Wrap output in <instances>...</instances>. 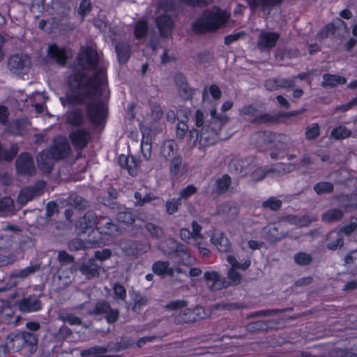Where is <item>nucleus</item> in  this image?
<instances>
[{
    "mask_svg": "<svg viewBox=\"0 0 357 357\" xmlns=\"http://www.w3.org/2000/svg\"><path fill=\"white\" fill-rule=\"evenodd\" d=\"M26 121L24 120H16L10 122L8 126V132L13 135H22L26 130Z\"/></svg>",
    "mask_w": 357,
    "mask_h": 357,
    "instance_id": "e433bc0d",
    "label": "nucleus"
},
{
    "mask_svg": "<svg viewBox=\"0 0 357 357\" xmlns=\"http://www.w3.org/2000/svg\"><path fill=\"white\" fill-rule=\"evenodd\" d=\"M275 143L276 146H280V149L284 151L288 149L291 145L290 137L282 133L275 132Z\"/></svg>",
    "mask_w": 357,
    "mask_h": 357,
    "instance_id": "49530a36",
    "label": "nucleus"
},
{
    "mask_svg": "<svg viewBox=\"0 0 357 357\" xmlns=\"http://www.w3.org/2000/svg\"><path fill=\"white\" fill-rule=\"evenodd\" d=\"M181 245V244L178 243L176 240L168 238L159 243L158 249L172 259L175 252L177 251Z\"/></svg>",
    "mask_w": 357,
    "mask_h": 357,
    "instance_id": "393cba45",
    "label": "nucleus"
},
{
    "mask_svg": "<svg viewBox=\"0 0 357 357\" xmlns=\"http://www.w3.org/2000/svg\"><path fill=\"white\" fill-rule=\"evenodd\" d=\"M47 54L51 59L55 61L56 63L61 66H64L68 59L65 50L55 44L49 46Z\"/></svg>",
    "mask_w": 357,
    "mask_h": 357,
    "instance_id": "4be33fe9",
    "label": "nucleus"
},
{
    "mask_svg": "<svg viewBox=\"0 0 357 357\" xmlns=\"http://www.w3.org/2000/svg\"><path fill=\"white\" fill-rule=\"evenodd\" d=\"M326 248L331 251L340 250L344 244V237L340 232L335 230L329 231L326 234Z\"/></svg>",
    "mask_w": 357,
    "mask_h": 357,
    "instance_id": "412c9836",
    "label": "nucleus"
},
{
    "mask_svg": "<svg viewBox=\"0 0 357 357\" xmlns=\"http://www.w3.org/2000/svg\"><path fill=\"white\" fill-rule=\"evenodd\" d=\"M231 184V180L228 174H224L215 181V192L217 195L225 193Z\"/></svg>",
    "mask_w": 357,
    "mask_h": 357,
    "instance_id": "ea45409f",
    "label": "nucleus"
},
{
    "mask_svg": "<svg viewBox=\"0 0 357 357\" xmlns=\"http://www.w3.org/2000/svg\"><path fill=\"white\" fill-rule=\"evenodd\" d=\"M54 158L49 151L43 150L36 156V162L38 168L45 174L52 172L54 165Z\"/></svg>",
    "mask_w": 357,
    "mask_h": 357,
    "instance_id": "f3484780",
    "label": "nucleus"
},
{
    "mask_svg": "<svg viewBox=\"0 0 357 357\" xmlns=\"http://www.w3.org/2000/svg\"><path fill=\"white\" fill-rule=\"evenodd\" d=\"M346 82L347 79L344 77L337 75L324 74L323 75L321 86L323 87H335L338 84H344Z\"/></svg>",
    "mask_w": 357,
    "mask_h": 357,
    "instance_id": "f704fd0d",
    "label": "nucleus"
},
{
    "mask_svg": "<svg viewBox=\"0 0 357 357\" xmlns=\"http://www.w3.org/2000/svg\"><path fill=\"white\" fill-rule=\"evenodd\" d=\"M267 236L268 240L271 241H279L287 237L288 234L287 231L280 232L277 227H273L268 230Z\"/></svg>",
    "mask_w": 357,
    "mask_h": 357,
    "instance_id": "5fc2aeb1",
    "label": "nucleus"
},
{
    "mask_svg": "<svg viewBox=\"0 0 357 357\" xmlns=\"http://www.w3.org/2000/svg\"><path fill=\"white\" fill-rule=\"evenodd\" d=\"M178 145L174 140H169L163 144L161 154L167 160L177 155Z\"/></svg>",
    "mask_w": 357,
    "mask_h": 357,
    "instance_id": "58836bf2",
    "label": "nucleus"
},
{
    "mask_svg": "<svg viewBox=\"0 0 357 357\" xmlns=\"http://www.w3.org/2000/svg\"><path fill=\"white\" fill-rule=\"evenodd\" d=\"M41 270V265L40 264H34L31 266H27L22 270H17L12 271L10 273V277L11 278H20L21 280H24L32 275Z\"/></svg>",
    "mask_w": 357,
    "mask_h": 357,
    "instance_id": "cd10ccee",
    "label": "nucleus"
},
{
    "mask_svg": "<svg viewBox=\"0 0 357 357\" xmlns=\"http://www.w3.org/2000/svg\"><path fill=\"white\" fill-rule=\"evenodd\" d=\"M237 268H229L227 271V280L226 282L229 286H235L241 283L242 275L236 271Z\"/></svg>",
    "mask_w": 357,
    "mask_h": 357,
    "instance_id": "603ef678",
    "label": "nucleus"
},
{
    "mask_svg": "<svg viewBox=\"0 0 357 357\" xmlns=\"http://www.w3.org/2000/svg\"><path fill=\"white\" fill-rule=\"evenodd\" d=\"M207 316L205 310L199 305L194 308L185 307L175 317L176 324H192L204 319Z\"/></svg>",
    "mask_w": 357,
    "mask_h": 357,
    "instance_id": "423d86ee",
    "label": "nucleus"
},
{
    "mask_svg": "<svg viewBox=\"0 0 357 357\" xmlns=\"http://www.w3.org/2000/svg\"><path fill=\"white\" fill-rule=\"evenodd\" d=\"M17 305L22 312H35L42 309V302L35 295H29L17 301Z\"/></svg>",
    "mask_w": 357,
    "mask_h": 357,
    "instance_id": "f8f14e48",
    "label": "nucleus"
},
{
    "mask_svg": "<svg viewBox=\"0 0 357 357\" xmlns=\"http://www.w3.org/2000/svg\"><path fill=\"white\" fill-rule=\"evenodd\" d=\"M132 300L134 304L132 310L136 312L141 311L142 306L145 305L147 303L146 297L137 292L134 293Z\"/></svg>",
    "mask_w": 357,
    "mask_h": 357,
    "instance_id": "13d9d810",
    "label": "nucleus"
},
{
    "mask_svg": "<svg viewBox=\"0 0 357 357\" xmlns=\"http://www.w3.org/2000/svg\"><path fill=\"white\" fill-rule=\"evenodd\" d=\"M284 0H246L252 12H255L259 7L261 8L264 13L269 14L271 10L281 4Z\"/></svg>",
    "mask_w": 357,
    "mask_h": 357,
    "instance_id": "6ab92c4d",
    "label": "nucleus"
},
{
    "mask_svg": "<svg viewBox=\"0 0 357 357\" xmlns=\"http://www.w3.org/2000/svg\"><path fill=\"white\" fill-rule=\"evenodd\" d=\"M312 257L306 252H300L294 255L296 264L300 266H307L312 262Z\"/></svg>",
    "mask_w": 357,
    "mask_h": 357,
    "instance_id": "052dcab7",
    "label": "nucleus"
},
{
    "mask_svg": "<svg viewBox=\"0 0 357 357\" xmlns=\"http://www.w3.org/2000/svg\"><path fill=\"white\" fill-rule=\"evenodd\" d=\"M100 217L94 211H88L84 215L80 218L79 225L82 229H90L98 225Z\"/></svg>",
    "mask_w": 357,
    "mask_h": 357,
    "instance_id": "2f4dec72",
    "label": "nucleus"
},
{
    "mask_svg": "<svg viewBox=\"0 0 357 357\" xmlns=\"http://www.w3.org/2000/svg\"><path fill=\"white\" fill-rule=\"evenodd\" d=\"M119 247L123 252L128 256H135V241L131 239H122L119 241Z\"/></svg>",
    "mask_w": 357,
    "mask_h": 357,
    "instance_id": "c03bdc74",
    "label": "nucleus"
},
{
    "mask_svg": "<svg viewBox=\"0 0 357 357\" xmlns=\"http://www.w3.org/2000/svg\"><path fill=\"white\" fill-rule=\"evenodd\" d=\"M86 112L89 121L95 126H103L106 123L107 108L100 101H95L87 104Z\"/></svg>",
    "mask_w": 357,
    "mask_h": 357,
    "instance_id": "20e7f679",
    "label": "nucleus"
},
{
    "mask_svg": "<svg viewBox=\"0 0 357 357\" xmlns=\"http://www.w3.org/2000/svg\"><path fill=\"white\" fill-rule=\"evenodd\" d=\"M314 190L318 195L330 194L333 192L334 185L331 182H319L314 185Z\"/></svg>",
    "mask_w": 357,
    "mask_h": 357,
    "instance_id": "a18cd8bd",
    "label": "nucleus"
},
{
    "mask_svg": "<svg viewBox=\"0 0 357 357\" xmlns=\"http://www.w3.org/2000/svg\"><path fill=\"white\" fill-rule=\"evenodd\" d=\"M344 266H357V249L349 251L344 257Z\"/></svg>",
    "mask_w": 357,
    "mask_h": 357,
    "instance_id": "774afa93",
    "label": "nucleus"
},
{
    "mask_svg": "<svg viewBox=\"0 0 357 357\" xmlns=\"http://www.w3.org/2000/svg\"><path fill=\"white\" fill-rule=\"evenodd\" d=\"M51 153V155L55 160H62L66 158L70 151V146L69 143L64 139H58L54 141V145L50 149H47Z\"/></svg>",
    "mask_w": 357,
    "mask_h": 357,
    "instance_id": "4468645a",
    "label": "nucleus"
},
{
    "mask_svg": "<svg viewBox=\"0 0 357 357\" xmlns=\"http://www.w3.org/2000/svg\"><path fill=\"white\" fill-rule=\"evenodd\" d=\"M169 160V174L172 176H176L181 168L182 158L180 155H175Z\"/></svg>",
    "mask_w": 357,
    "mask_h": 357,
    "instance_id": "3c124183",
    "label": "nucleus"
},
{
    "mask_svg": "<svg viewBox=\"0 0 357 357\" xmlns=\"http://www.w3.org/2000/svg\"><path fill=\"white\" fill-rule=\"evenodd\" d=\"M66 121L74 127H80L85 123V116L82 109H74L66 114Z\"/></svg>",
    "mask_w": 357,
    "mask_h": 357,
    "instance_id": "5701e85b",
    "label": "nucleus"
},
{
    "mask_svg": "<svg viewBox=\"0 0 357 357\" xmlns=\"http://www.w3.org/2000/svg\"><path fill=\"white\" fill-rule=\"evenodd\" d=\"M24 346H29L31 349H36L38 342V335L36 333H31L28 331L21 332Z\"/></svg>",
    "mask_w": 357,
    "mask_h": 357,
    "instance_id": "79ce46f5",
    "label": "nucleus"
},
{
    "mask_svg": "<svg viewBox=\"0 0 357 357\" xmlns=\"http://www.w3.org/2000/svg\"><path fill=\"white\" fill-rule=\"evenodd\" d=\"M100 233L105 235H112L116 231V225L112 220L107 217H100V220L97 227Z\"/></svg>",
    "mask_w": 357,
    "mask_h": 357,
    "instance_id": "473e14b6",
    "label": "nucleus"
},
{
    "mask_svg": "<svg viewBox=\"0 0 357 357\" xmlns=\"http://www.w3.org/2000/svg\"><path fill=\"white\" fill-rule=\"evenodd\" d=\"M6 347L13 351H19L24 347L21 332L12 333L6 338Z\"/></svg>",
    "mask_w": 357,
    "mask_h": 357,
    "instance_id": "bb28decb",
    "label": "nucleus"
},
{
    "mask_svg": "<svg viewBox=\"0 0 357 357\" xmlns=\"http://www.w3.org/2000/svg\"><path fill=\"white\" fill-rule=\"evenodd\" d=\"M287 309H268L257 311L248 315L247 318H255L257 317H271L286 312Z\"/></svg>",
    "mask_w": 357,
    "mask_h": 357,
    "instance_id": "8fccbe9b",
    "label": "nucleus"
},
{
    "mask_svg": "<svg viewBox=\"0 0 357 357\" xmlns=\"http://www.w3.org/2000/svg\"><path fill=\"white\" fill-rule=\"evenodd\" d=\"M248 162L241 158H234L229 163V171L236 175L242 174L248 167Z\"/></svg>",
    "mask_w": 357,
    "mask_h": 357,
    "instance_id": "c9c22d12",
    "label": "nucleus"
},
{
    "mask_svg": "<svg viewBox=\"0 0 357 357\" xmlns=\"http://www.w3.org/2000/svg\"><path fill=\"white\" fill-rule=\"evenodd\" d=\"M68 202L70 205L79 211H84L90 207L88 200L76 194L70 195Z\"/></svg>",
    "mask_w": 357,
    "mask_h": 357,
    "instance_id": "4c0bfd02",
    "label": "nucleus"
},
{
    "mask_svg": "<svg viewBox=\"0 0 357 357\" xmlns=\"http://www.w3.org/2000/svg\"><path fill=\"white\" fill-rule=\"evenodd\" d=\"M15 168L17 174L22 176H32L36 172L33 157L29 153H22L18 155Z\"/></svg>",
    "mask_w": 357,
    "mask_h": 357,
    "instance_id": "6e6552de",
    "label": "nucleus"
},
{
    "mask_svg": "<svg viewBox=\"0 0 357 357\" xmlns=\"http://www.w3.org/2000/svg\"><path fill=\"white\" fill-rule=\"evenodd\" d=\"M181 205V201L179 198H172L165 203L166 212L169 215H173L178 210V206Z\"/></svg>",
    "mask_w": 357,
    "mask_h": 357,
    "instance_id": "4d7b16f0",
    "label": "nucleus"
},
{
    "mask_svg": "<svg viewBox=\"0 0 357 357\" xmlns=\"http://www.w3.org/2000/svg\"><path fill=\"white\" fill-rule=\"evenodd\" d=\"M169 266V261L158 260L153 264L152 270L155 274L160 276H165L167 270V266Z\"/></svg>",
    "mask_w": 357,
    "mask_h": 357,
    "instance_id": "864d4df0",
    "label": "nucleus"
},
{
    "mask_svg": "<svg viewBox=\"0 0 357 357\" xmlns=\"http://www.w3.org/2000/svg\"><path fill=\"white\" fill-rule=\"evenodd\" d=\"M69 138L76 150H82L89 144L91 133L87 129L79 128L71 132Z\"/></svg>",
    "mask_w": 357,
    "mask_h": 357,
    "instance_id": "ddd939ff",
    "label": "nucleus"
},
{
    "mask_svg": "<svg viewBox=\"0 0 357 357\" xmlns=\"http://www.w3.org/2000/svg\"><path fill=\"white\" fill-rule=\"evenodd\" d=\"M296 168V165L294 163H282L278 162L271 165V167H266L264 169H257L255 174L261 173L259 179H262L267 174H273L275 176H282L286 174L292 172Z\"/></svg>",
    "mask_w": 357,
    "mask_h": 357,
    "instance_id": "1a4fd4ad",
    "label": "nucleus"
},
{
    "mask_svg": "<svg viewBox=\"0 0 357 357\" xmlns=\"http://www.w3.org/2000/svg\"><path fill=\"white\" fill-rule=\"evenodd\" d=\"M188 302L186 300H176L168 303L165 308L167 310L181 311L188 306Z\"/></svg>",
    "mask_w": 357,
    "mask_h": 357,
    "instance_id": "338daca9",
    "label": "nucleus"
},
{
    "mask_svg": "<svg viewBox=\"0 0 357 357\" xmlns=\"http://www.w3.org/2000/svg\"><path fill=\"white\" fill-rule=\"evenodd\" d=\"M59 317L63 322L68 323L70 325L79 326L82 324V319L73 314L61 313Z\"/></svg>",
    "mask_w": 357,
    "mask_h": 357,
    "instance_id": "e2e57ef3",
    "label": "nucleus"
},
{
    "mask_svg": "<svg viewBox=\"0 0 357 357\" xmlns=\"http://www.w3.org/2000/svg\"><path fill=\"white\" fill-rule=\"evenodd\" d=\"M229 14L214 7L204 10L201 16L192 24V30L198 33L215 31L227 23Z\"/></svg>",
    "mask_w": 357,
    "mask_h": 357,
    "instance_id": "f03ea898",
    "label": "nucleus"
},
{
    "mask_svg": "<svg viewBox=\"0 0 357 357\" xmlns=\"http://www.w3.org/2000/svg\"><path fill=\"white\" fill-rule=\"evenodd\" d=\"M144 227L153 238L160 239L165 236L163 229L158 225L146 222H144Z\"/></svg>",
    "mask_w": 357,
    "mask_h": 357,
    "instance_id": "a19ab883",
    "label": "nucleus"
},
{
    "mask_svg": "<svg viewBox=\"0 0 357 357\" xmlns=\"http://www.w3.org/2000/svg\"><path fill=\"white\" fill-rule=\"evenodd\" d=\"M78 64L85 70H96L89 77L86 73L75 72L68 78L71 92L66 96L71 105L84 104L100 93V86L107 82L106 70L99 68V55L91 47H86L77 56Z\"/></svg>",
    "mask_w": 357,
    "mask_h": 357,
    "instance_id": "f257e3e1",
    "label": "nucleus"
},
{
    "mask_svg": "<svg viewBox=\"0 0 357 357\" xmlns=\"http://www.w3.org/2000/svg\"><path fill=\"white\" fill-rule=\"evenodd\" d=\"M280 36L276 32L261 31L258 36L257 47L261 52H269L275 46Z\"/></svg>",
    "mask_w": 357,
    "mask_h": 357,
    "instance_id": "9b49d317",
    "label": "nucleus"
},
{
    "mask_svg": "<svg viewBox=\"0 0 357 357\" xmlns=\"http://www.w3.org/2000/svg\"><path fill=\"white\" fill-rule=\"evenodd\" d=\"M45 183L43 181H37L33 186L24 188L18 195V202L24 205L33 198L42 195Z\"/></svg>",
    "mask_w": 357,
    "mask_h": 357,
    "instance_id": "9d476101",
    "label": "nucleus"
},
{
    "mask_svg": "<svg viewBox=\"0 0 357 357\" xmlns=\"http://www.w3.org/2000/svg\"><path fill=\"white\" fill-rule=\"evenodd\" d=\"M132 345L130 340L121 337L114 343H109L107 347L108 351H120L129 348Z\"/></svg>",
    "mask_w": 357,
    "mask_h": 357,
    "instance_id": "37998d69",
    "label": "nucleus"
},
{
    "mask_svg": "<svg viewBox=\"0 0 357 357\" xmlns=\"http://www.w3.org/2000/svg\"><path fill=\"white\" fill-rule=\"evenodd\" d=\"M319 135L320 127L317 123H312L305 129V136L307 140L314 139L318 137Z\"/></svg>",
    "mask_w": 357,
    "mask_h": 357,
    "instance_id": "6e6d98bb",
    "label": "nucleus"
},
{
    "mask_svg": "<svg viewBox=\"0 0 357 357\" xmlns=\"http://www.w3.org/2000/svg\"><path fill=\"white\" fill-rule=\"evenodd\" d=\"M204 278L206 282H213L212 285L210 287L212 291L221 290L229 287V284L226 282V279L217 271H212L205 272Z\"/></svg>",
    "mask_w": 357,
    "mask_h": 357,
    "instance_id": "a211bd4d",
    "label": "nucleus"
},
{
    "mask_svg": "<svg viewBox=\"0 0 357 357\" xmlns=\"http://www.w3.org/2000/svg\"><path fill=\"white\" fill-rule=\"evenodd\" d=\"M221 123V122L215 123V125L208 123L203 126L200 130L199 149L217 143L219 139V132L222 128Z\"/></svg>",
    "mask_w": 357,
    "mask_h": 357,
    "instance_id": "39448f33",
    "label": "nucleus"
},
{
    "mask_svg": "<svg viewBox=\"0 0 357 357\" xmlns=\"http://www.w3.org/2000/svg\"><path fill=\"white\" fill-rule=\"evenodd\" d=\"M340 206L344 208L345 212H349L356 208V205L351 202V197L347 195H341L335 197Z\"/></svg>",
    "mask_w": 357,
    "mask_h": 357,
    "instance_id": "09e8293b",
    "label": "nucleus"
},
{
    "mask_svg": "<svg viewBox=\"0 0 357 357\" xmlns=\"http://www.w3.org/2000/svg\"><path fill=\"white\" fill-rule=\"evenodd\" d=\"M211 119L209 121L208 124L215 125V123H222L221 126H223L228 121L229 117L224 114H217L216 109H213L210 112Z\"/></svg>",
    "mask_w": 357,
    "mask_h": 357,
    "instance_id": "0e129e2a",
    "label": "nucleus"
},
{
    "mask_svg": "<svg viewBox=\"0 0 357 357\" xmlns=\"http://www.w3.org/2000/svg\"><path fill=\"white\" fill-rule=\"evenodd\" d=\"M172 260L178 265L185 266H192L195 263V259L190 255L188 248L182 244L175 252Z\"/></svg>",
    "mask_w": 357,
    "mask_h": 357,
    "instance_id": "2eb2a0df",
    "label": "nucleus"
},
{
    "mask_svg": "<svg viewBox=\"0 0 357 357\" xmlns=\"http://www.w3.org/2000/svg\"><path fill=\"white\" fill-rule=\"evenodd\" d=\"M73 271L70 268H60L53 276V283L58 290L63 289L72 282Z\"/></svg>",
    "mask_w": 357,
    "mask_h": 357,
    "instance_id": "dca6fc26",
    "label": "nucleus"
},
{
    "mask_svg": "<svg viewBox=\"0 0 357 357\" xmlns=\"http://www.w3.org/2000/svg\"><path fill=\"white\" fill-rule=\"evenodd\" d=\"M156 24L160 31V36L167 37L172 29L173 20L169 15H163L157 17Z\"/></svg>",
    "mask_w": 357,
    "mask_h": 357,
    "instance_id": "a878e982",
    "label": "nucleus"
},
{
    "mask_svg": "<svg viewBox=\"0 0 357 357\" xmlns=\"http://www.w3.org/2000/svg\"><path fill=\"white\" fill-rule=\"evenodd\" d=\"M211 241L221 252H227L230 250L229 241L223 233L213 235Z\"/></svg>",
    "mask_w": 357,
    "mask_h": 357,
    "instance_id": "7c9ffc66",
    "label": "nucleus"
},
{
    "mask_svg": "<svg viewBox=\"0 0 357 357\" xmlns=\"http://www.w3.org/2000/svg\"><path fill=\"white\" fill-rule=\"evenodd\" d=\"M32 63L31 59L26 54H16L12 55L8 61V68L11 73L16 75H25L26 74Z\"/></svg>",
    "mask_w": 357,
    "mask_h": 357,
    "instance_id": "0eeeda50",
    "label": "nucleus"
},
{
    "mask_svg": "<svg viewBox=\"0 0 357 357\" xmlns=\"http://www.w3.org/2000/svg\"><path fill=\"white\" fill-rule=\"evenodd\" d=\"M282 205V202L280 199H278L275 197H271L268 199L263 202L262 207L264 208H269L271 211H278Z\"/></svg>",
    "mask_w": 357,
    "mask_h": 357,
    "instance_id": "bf43d9fd",
    "label": "nucleus"
},
{
    "mask_svg": "<svg viewBox=\"0 0 357 357\" xmlns=\"http://www.w3.org/2000/svg\"><path fill=\"white\" fill-rule=\"evenodd\" d=\"M116 218L119 222L126 225H132L135 220V215L127 211L119 212L116 215Z\"/></svg>",
    "mask_w": 357,
    "mask_h": 357,
    "instance_id": "680f3d73",
    "label": "nucleus"
},
{
    "mask_svg": "<svg viewBox=\"0 0 357 357\" xmlns=\"http://www.w3.org/2000/svg\"><path fill=\"white\" fill-rule=\"evenodd\" d=\"M271 321H257L247 324L246 330L249 332L266 331L269 328Z\"/></svg>",
    "mask_w": 357,
    "mask_h": 357,
    "instance_id": "de8ad7c7",
    "label": "nucleus"
},
{
    "mask_svg": "<svg viewBox=\"0 0 357 357\" xmlns=\"http://www.w3.org/2000/svg\"><path fill=\"white\" fill-rule=\"evenodd\" d=\"M344 217V211L341 208H330L321 215V220L331 223L340 221Z\"/></svg>",
    "mask_w": 357,
    "mask_h": 357,
    "instance_id": "72a5a7b5",
    "label": "nucleus"
},
{
    "mask_svg": "<svg viewBox=\"0 0 357 357\" xmlns=\"http://www.w3.org/2000/svg\"><path fill=\"white\" fill-rule=\"evenodd\" d=\"M347 25L340 18H336L333 22L326 25L325 28L320 31L319 35L321 38H326L329 33H334L337 29L347 31Z\"/></svg>",
    "mask_w": 357,
    "mask_h": 357,
    "instance_id": "c85d7f7f",
    "label": "nucleus"
},
{
    "mask_svg": "<svg viewBox=\"0 0 357 357\" xmlns=\"http://www.w3.org/2000/svg\"><path fill=\"white\" fill-rule=\"evenodd\" d=\"M78 270L86 279L91 280L99 277L100 266L96 263L94 259H90L87 261L83 262L79 266Z\"/></svg>",
    "mask_w": 357,
    "mask_h": 357,
    "instance_id": "aec40b11",
    "label": "nucleus"
},
{
    "mask_svg": "<svg viewBox=\"0 0 357 357\" xmlns=\"http://www.w3.org/2000/svg\"><path fill=\"white\" fill-rule=\"evenodd\" d=\"M87 314L90 316H102L107 324H114L120 317V311L117 308L112 307L107 301L100 300L96 303L93 309L88 310Z\"/></svg>",
    "mask_w": 357,
    "mask_h": 357,
    "instance_id": "7ed1b4c3",
    "label": "nucleus"
},
{
    "mask_svg": "<svg viewBox=\"0 0 357 357\" xmlns=\"http://www.w3.org/2000/svg\"><path fill=\"white\" fill-rule=\"evenodd\" d=\"M115 50L119 62L124 64L128 62L130 56V46L126 42H118L115 44Z\"/></svg>",
    "mask_w": 357,
    "mask_h": 357,
    "instance_id": "c756f323",
    "label": "nucleus"
},
{
    "mask_svg": "<svg viewBox=\"0 0 357 357\" xmlns=\"http://www.w3.org/2000/svg\"><path fill=\"white\" fill-rule=\"evenodd\" d=\"M351 134V132L343 126L337 127L331 131L332 137L337 139L347 138L349 137Z\"/></svg>",
    "mask_w": 357,
    "mask_h": 357,
    "instance_id": "69168bd1",
    "label": "nucleus"
},
{
    "mask_svg": "<svg viewBox=\"0 0 357 357\" xmlns=\"http://www.w3.org/2000/svg\"><path fill=\"white\" fill-rule=\"evenodd\" d=\"M283 116L284 115L281 114H271L259 111L257 115L252 119L251 122L254 124L275 123Z\"/></svg>",
    "mask_w": 357,
    "mask_h": 357,
    "instance_id": "b1692460",
    "label": "nucleus"
}]
</instances>
